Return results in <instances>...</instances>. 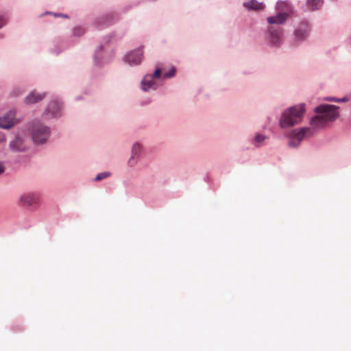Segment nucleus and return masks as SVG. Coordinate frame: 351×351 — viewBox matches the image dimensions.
Masks as SVG:
<instances>
[{"mask_svg": "<svg viewBox=\"0 0 351 351\" xmlns=\"http://www.w3.org/2000/svg\"><path fill=\"white\" fill-rule=\"evenodd\" d=\"M314 112L315 114L311 118L309 124L316 132L340 117L339 107L332 104H319L315 108Z\"/></svg>", "mask_w": 351, "mask_h": 351, "instance_id": "nucleus-1", "label": "nucleus"}, {"mask_svg": "<svg viewBox=\"0 0 351 351\" xmlns=\"http://www.w3.org/2000/svg\"><path fill=\"white\" fill-rule=\"evenodd\" d=\"M306 110L305 104L301 103L286 108L279 119V126L282 129H287L300 124L303 119Z\"/></svg>", "mask_w": 351, "mask_h": 351, "instance_id": "nucleus-2", "label": "nucleus"}, {"mask_svg": "<svg viewBox=\"0 0 351 351\" xmlns=\"http://www.w3.org/2000/svg\"><path fill=\"white\" fill-rule=\"evenodd\" d=\"M27 130L32 143L36 146L47 143L51 133V128L39 120H34L27 125Z\"/></svg>", "mask_w": 351, "mask_h": 351, "instance_id": "nucleus-3", "label": "nucleus"}, {"mask_svg": "<svg viewBox=\"0 0 351 351\" xmlns=\"http://www.w3.org/2000/svg\"><path fill=\"white\" fill-rule=\"evenodd\" d=\"M30 149L28 135L23 129H19L9 141L8 149L12 154H26Z\"/></svg>", "mask_w": 351, "mask_h": 351, "instance_id": "nucleus-4", "label": "nucleus"}, {"mask_svg": "<svg viewBox=\"0 0 351 351\" xmlns=\"http://www.w3.org/2000/svg\"><path fill=\"white\" fill-rule=\"evenodd\" d=\"M311 25L306 19L295 24L291 38V45L294 47L300 46L308 38L311 32Z\"/></svg>", "mask_w": 351, "mask_h": 351, "instance_id": "nucleus-5", "label": "nucleus"}, {"mask_svg": "<svg viewBox=\"0 0 351 351\" xmlns=\"http://www.w3.org/2000/svg\"><path fill=\"white\" fill-rule=\"evenodd\" d=\"M316 132L315 130L311 125L294 129L287 134V137L289 140L288 146L289 147L296 148L300 145L304 138H310L314 136Z\"/></svg>", "mask_w": 351, "mask_h": 351, "instance_id": "nucleus-6", "label": "nucleus"}, {"mask_svg": "<svg viewBox=\"0 0 351 351\" xmlns=\"http://www.w3.org/2000/svg\"><path fill=\"white\" fill-rule=\"evenodd\" d=\"M18 204L21 207L36 208L40 204V194L34 191H24L19 195Z\"/></svg>", "mask_w": 351, "mask_h": 351, "instance_id": "nucleus-7", "label": "nucleus"}, {"mask_svg": "<svg viewBox=\"0 0 351 351\" xmlns=\"http://www.w3.org/2000/svg\"><path fill=\"white\" fill-rule=\"evenodd\" d=\"M283 36L281 28L269 27L265 33V42L271 48L278 49L283 43Z\"/></svg>", "mask_w": 351, "mask_h": 351, "instance_id": "nucleus-8", "label": "nucleus"}, {"mask_svg": "<svg viewBox=\"0 0 351 351\" xmlns=\"http://www.w3.org/2000/svg\"><path fill=\"white\" fill-rule=\"evenodd\" d=\"M62 106L60 101H51L42 114L43 119L49 120L60 118L62 115Z\"/></svg>", "mask_w": 351, "mask_h": 351, "instance_id": "nucleus-9", "label": "nucleus"}, {"mask_svg": "<svg viewBox=\"0 0 351 351\" xmlns=\"http://www.w3.org/2000/svg\"><path fill=\"white\" fill-rule=\"evenodd\" d=\"M143 59V52L141 47L131 50L123 58L124 62L131 66L140 64Z\"/></svg>", "mask_w": 351, "mask_h": 351, "instance_id": "nucleus-10", "label": "nucleus"}, {"mask_svg": "<svg viewBox=\"0 0 351 351\" xmlns=\"http://www.w3.org/2000/svg\"><path fill=\"white\" fill-rule=\"evenodd\" d=\"M18 123L19 121L16 118V111L13 109L8 110L0 117V128L9 130Z\"/></svg>", "mask_w": 351, "mask_h": 351, "instance_id": "nucleus-11", "label": "nucleus"}, {"mask_svg": "<svg viewBox=\"0 0 351 351\" xmlns=\"http://www.w3.org/2000/svg\"><path fill=\"white\" fill-rule=\"evenodd\" d=\"M158 84L151 74L145 75L141 82V88L145 92L155 90L158 88Z\"/></svg>", "mask_w": 351, "mask_h": 351, "instance_id": "nucleus-12", "label": "nucleus"}, {"mask_svg": "<svg viewBox=\"0 0 351 351\" xmlns=\"http://www.w3.org/2000/svg\"><path fill=\"white\" fill-rule=\"evenodd\" d=\"M142 151L141 145L138 143H135L132 147L131 156L128 161V165L130 167H134L138 161L141 153Z\"/></svg>", "mask_w": 351, "mask_h": 351, "instance_id": "nucleus-13", "label": "nucleus"}, {"mask_svg": "<svg viewBox=\"0 0 351 351\" xmlns=\"http://www.w3.org/2000/svg\"><path fill=\"white\" fill-rule=\"evenodd\" d=\"M46 96L45 93H38L36 90L31 91L24 99L26 104H33L43 100Z\"/></svg>", "mask_w": 351, "mask_h": 351, "instance_id": "nucleus-14", "label": "nucleus"}, {"mask_svg": "<svg viewBox=\"0 0 351 351\" xmlns=\"http://www.w3.org/2000/svg\"><path fill=\"white\" fill-rule=\"evenodd\" d=\"M288 16L287 13L280 12L275 16L267 17V21L271 25H282L287 21Z\"/></svg>", "mask_w": 351, "mask_h": 351, "instance_id": "nucleus-15", "label": "nucleus"}, {"mask_svg": "<svg viewBox=\"0 0 351 351\" xmlns=\"http://www.w3.org/2000/svg\"><path fill=\"white\" fill-rule=\"evenodd\" d=\"M104 46L99 45L95 50L94 54V64L97 66H102L107 62L103 53Z\"/></svg>", "mask_w": 351, "mask_h": 351, "instance_id": "nucleus-16", "label": "nucleus"}, {"mask_svg": "<svg viewBox=\"0 0 351 351\" xmlns=\"http://www.w3.org/2000/svg\"><path fill=\"white\" fill-rule=\"evenodd\" d=\"M243 5L247 10H263L265 7L263 2H259L257 0H250L244 2Z\"/></svg>", "mask_w": 351, "mask_h": 351, "instance_id": "nucleus-17", "label": "nucleus"}, {"mask_svg": "<svg viewBox=\"0 0 351 351\" xmlns=\"http://www.w3.org/2000/svg\"><path fill=\"white\" fill-rule=\"evenodd\" d=\"M324 0H306V6L310 11L320 10L324 5Z\"/></svg>", "mask_w": 351, "mask_h": 351, "instance_id": "nucleus-18", "label": "nucleus"}, {"mask_svg": "<svg viewBox=\"0 0 351 351\" xmlns=\"http://www.w3.org/2000/svg\"><path fill=\"white\" fill-rule=\"evenodd\" d=\"M267 138V136L260 133H256L254 139L252 141V144L256 147H260L263 145L264 141Z\"/></svg>", "mask_w": 351, "mask_h": 351, "instance_id": "nucleus-19", "label": "nucleus"}, {"mask_svg": "<svg viewBox=\"0 0 351 351\" xmlns=\"http://www.w3.org/2000/svg\"><path fill=\"white\" fill-rule=\"evenodd\" d=\"M110 24V16L108 15L103 16L97 19L95 25L97 28H103Z\"/></svg>", "mask_w": 351, "mask_h": 351, "instance_id": "nucleus-20", "label": "nucleus"}, {"mask_svg": "<svg viewBox=\"0 0 351 351\" xmlns=\"http://www.w3.org/2000/svg\"><path fill=\"white\" fill-rule=\"evenodd\" d=\"M111 176V173L110 171H103L97 174L94 180L96 182H99L104 179L108 178Z\"/></svg>", "mask_w": 351, "mask_h": 351, "instance_id": "nucleus-21", "label": "nucleus"}, {"mask_svg": "<svg viewBox=\"0 0 351 351\" xmlns=\"http://www.w3.org/2000/svg\"><path fill=\"white\" fill-rule=\"evenodd\" d=\"M288 6L289 3L287 1H278L276 3V9L280 12L285 10Z\"/></svg>", "mask_w": 351, "mask_h": 351, "instance_id": "nucleus-22", "label": "nucleus"}, {"mask_svg": "<svg viewBox=\"0 0 351 351\" xmlns=\"http://www.w3.org/2000/svg\"><path fill=\"white\" fill-rule=\"evenodd\" d=\"M85 32V30L82 27H75L73 29V34L76 36H80L83 35Z\"/></svg>", "mask_w": 351, "mask_h": 351, "instance_id": "nucleus-23", "label": "nucleus"}, {"mask_svg": "<svg viewBox=\"0 0 351 351\" xmlns=\"http://www.w3.org/2000/svg\"><path fill=\"white\" fill-rule=\"evenodd\" d=\"M176 72V69L175 67L173 66V67L170 68V69L168 71V72H167L164 74L163 77L165 78H171L175 75Z\"/></svg>", "mask_w": 351, "mask_h": 351, "instance_id": "nucleus-24", "label": "nucleus"}, {"mask_svg": "<svg viewBox=\"0 0 351 351\" xmlns=\"http://www.w3.org/2000/svg\"><path fill=\"white\" fill-rule=\"evenodd\" d=\"M8 23V17L3 14H0V29Z\"/></svg>", "mask_w": 351, "mask_h": 351, "instance_id": "nucleus-25", "label": "nucleus"}, {"mask_svg": "<svg viewBox=\"0 0 351 351\" xmlns=\"http://www.w3.org/2000/svg\"><path fill=\"white\" fill-rule=\"evenodd\" d=\"M152 75L154 77V80H155V78H159L161 75V71H160V69H156L154 71V74Z\"/></svg>", "mask_w": 351, "mask_h": 351, "instance_id": "nucleus-26", "label": "nucleus"}, {"mask_svg": "<svg viewBox=\"0 0 351 351\" xmlns=\"http://www.w3.org/2000/svg\"><path fill=\"white\" fill-rule=\"evenodd\" d=\"M349 101V99L347 96H344L341 98L337 97V103H346Z\"/></svg>", "mask_w": 351, "mask_h": 351, "instance_id": "nucleus-27", "label": "nucleus"}, {"mask_svg": "<svg viewBox=\"0 0 351 351\" xmlns=\"http://www.w3.org/2000/svg\"><path fill=\"white\" fill-rule=\"evenodd\" d=\"M325 101H330V102H337V97H327L324 98Z\"/></svg>", "mask_w": 351, "mask_h": 351, "instance_id": "nucleus-28", "label": "nucleus"}, {"mask_svg": "<svg viewBox=\"0 0 351 351\" xmlns=\"http://www.w3.org/2000/svg\"><path fill=\"white\" fill-rule=\"evenodd\" d=\"M5 135L0 132V143L5 141Z\"/></svg>", "mask_w": 351, "mask_h": 351, "instance_id": "nucleus-29", "label": "nucleus"}, {"mask_svg": "<svg viewBox=\"0 0 351 351\" xmlns=\"http://www.w3.org/2000/svg\"><path fill=\"white\" fill-rule=\"evenodd\" d=\"M5 167L3 162H0V174L5 171Z\"/></svg>", "mask_w": 351, "mask_h": 351, "instance_id": "nucleus-30", "label": "nucleus"}, {"mask_svg": "<svg viewBox=\"0 0 351 351\" xmlns=\"http://www.w3.org/2000/svg\"><path fill=\"white\" fill-rule=\"evenodd\" d=\"M60 52V50L58 47H56V48L51 49V53H53L55 55L59 54Z\"/></svg>", "mask_w": 351, "mask_h": 351, "instance_id": "nucleus-31", "label": "nucleus"}, {"mask_svg": "<svg viewBox=\"0 0 351 351\" xmlns=\"http://www.w3.org/2000/svg\"><path fill=\"white\" fill-rule=\"evenodd\" d=\"M62 16H64V17H67V16H66V15H62Z\"/></svg>", "mask_w": 351, "mask_h": 351, "instance_id": "nucleus-32", "label": "nucleus"}]
</instances>
